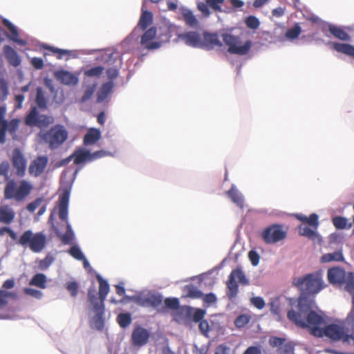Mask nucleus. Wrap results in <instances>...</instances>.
<instances>
[{
	"label": "nucleus",
	"instance_id": "obj_1",
	"mask_svg": "<svg viewBox=\"0 0 354 354\" xmlns=\"http://www.w3.org/2000/svg\"><path fill=\"white\" fill-rule=\"evenodd\" d=\"M298 310H290L288 312V318L297 326L305 328H309L310 333L315 337H322L324 318L316 312L311 310L309 301L300 297L297 304Z\"/></svg>",
	"mask_w": 354,
	"mask_h": 354
},
{
	"label": "nucleus",
	"instance_id": "obj_2",
	"mask_svg": "<svg viewBox=\"0 0 354 354\" xmlns=\"http://www.w3.org/2000/svg\"><path fill=\"white\" fill-rule=\"evenodd\" d=\"M99 282V292H96L94 288L88 290V301L95 313L90 321V326L97 330H102L104 327V301L109 292V285L100 275L97 276Z\"/></svg>",
	"mask_w": 354,
	"mask_h": 354
},
{
	"label": "nucleus",
	"instance_id": "obj_3",
	"mask_svg": "<svg viewBox=\"0 0 354 354\" xmlns=\"http://www.w3.org/2000/svg\"><path fill=\"white\" fill-rule=\"evenodd\" d=\"M292 285L301 292V295L306 296H315L325 287L321 271L295 277L292 279Z\"/></svg>",
	"mask_w": 354,
	"mask_h": 354
},
{
	"label": "nucleus",
	"instance_id": "obj_4",
	"mask_svg": "<svg viewBox=\"0 0 354 354\" xmlns=\"http://www.w3.org/2000/svg\"><path fill=\"white\" fill-rule=\"evenodd\" d=\"M32 189V184L26 180L10 179L7 181L4 188V198L21 202L30 195Z\"/></svg>",
	"mask_w": 354,
	"mask_h": 354
},
{
	"label": "nucleus",
	"instance_id": "obj_5",
	"mask_svg": "<svg viewBox=\"0 0 354 354\" xmlns=\"http://www.w3.org/2000/svg\"><path fill=\"white\" fill-rule=\"evenodd\" d=\"M17 243L23 247H28L35 253H39L46 247L47 236L44 232L33 233L32 230H28L22 233Z\"/></svg>",
	"mask_w": 354,
	"mask_h": 354
},
{
	"label": "nucleus",
	"instance_id": "obj_6",
	"mask_svg": "<svg viewBox=\"0 0 354 354\" xmlns=\"http://www.w3.org/2000/svg\"><path fill=\"white\" fill-rule=\"evenodd\" d=\"M68 136L67 130L61 124H55L48 131L40 133L41 140L52 150L58 149L65 142Z\"/></svg>",
	"mask_w": 354,
	"mask_h": 354
},
{
	"label": "nucleus",
	"instance_id": "obj_7",
	"mask_svg": "<svg viewBox=\"0 0 354 354\" xmlns=\"http://www.w3.org/2000/svg\"><path fill=\"white\" fill-rule=\"evenodd\" d=\"M323 336L333 341H342L343 343L354 341V334L350 333V330L344 322L325 326L322 332V337Z\"/></svg>",
	"mask_w": 354,
	"mask_h": 354
},
{
	"label": "nucleus",
	"instance_id": "obj_8",
	"mask_svg": "<svg viewBox=\"0 0 354 354\" xmlns=\"http://www.w3.org/2000/svg\"><path fill=\"white\" fill-rule=\"evenodd\" d=\"M221 38L225 44L228 47L227 51L231 54L244 55H246L252 47V41H246L242 44L241 37L230 33H223Z\"/></svg>",
	"mask_w": 354,
	"mask_h": 354
},
{
	"label": "nucleus",
	"instance_id": "obj_9",
	"mask_svg": "<svg viewBox=\"0 0 354 354\" xmlns=\"http://www.w3.org/2000/svg\"><path fill=\"white\" fill-rule=\"evenodd\" d=\"M286 232L281 225L272 224L266 227L261 232V238L266 244H274L283 241L286 237Z\"/></svg>",
	"mask_w": 354,
	"mask_h": 354
},
{
	"label": "nucleus",
	"instance_id": "obj_10",
	"mask_svg": "<svg viewBox=\"0 0 354 354\" xmlns=\"http://www.w3.org/2000/svg\"><path fill=\"white\" fill-rule=\"evenodd\" d=\"M236 279H237L241 284H248V281L241 268L233 270L229 275L228 280L226 283L227 288V295L230 299L234 298L239 292V286L236 281Z\"/></svg>",
	"mask_w": 354,
	"mask_h": 354
},
{
	"label": "nucleus",
	"instance_id": "obj_11",
	"mask_svg": "<svg viewBox=\"0 0 354 354\" xmlns=\"http://www.w3.org/2000/svg\"><path fill=\"white\" fill-rule=\"evenodd\" d=\"M327 277L330 283L335 284H343L346 283L345 289L347 291V286L353 278H354V274L353 272L346 273L344 270L334 267L328 269L327 272Z\"/></svg>",
	"mask_w": 354,
	"mask_h": 354
},
{
	"label": "nucleus",
	"instance_id": "obj_12",
	"mask_svg": "<svg viewBox=\"0 0 354 354\" xmlns=\"http://www.w3.org/2000/svg\"><path fill=\"white\" fill-rule=\"evenodd\" d=\"M127 299H131L137 305L142 307L158 308L162 302V297L160 295H151L147 297L135 296L133 297H126Z\"/></svg>",
	"mask_w": 354,
	"mask_h": 354
},
{
	"label": "nucleus",
	"instance_id": "obj_13",
	"mask_svg": "<svg viewBox=\"0 0 354 354\" xmlns=\"http://www.w3.org/2000/svg\"><path fill=\"white\" fill-rule=\"evenodd\" d=\"M11 162L13 168L16 170L17 176L23 177L26 174L27 160L19 149L15 148L12 151Z\"/></svg>",
	"mask_w": 354,
	"mask_h": 354
},
{
	"label": "nucleus",
	"instance_id": "obj_14",
	"mask_svg": "<svg viewBox=\"0 0 354 354\" xmlns=\"http://www.w3.org/2000/svg\"><path fill=\"white\" fill-rule=\"evenodd\" d=\"M141 46L147 50H152L160 48V42L157 39V30L152 27L147 30L140 40Z\"/></svg>",
	"mask_w": 354,
	"mask_h": 354
},
{
	"label": "nucleus",
	"instance_id": "obj_15",
	"mask_svg": "<svg viewBox=\"0 0 354 354\" xmlns=\"http://www.w3.org/2000/svg\"><path fill=\"white\" fill-rule=\"evenodd\" d=\"M48 162V159L46 156H39L35 158L30 164L28 172L31 176L38 177L45 171Z\"/></svg>",
	"mask_w": 354,
	"mask_h": 354
},
{
	"label": "nucleus",
	"instance_id": "obj_16",
	"mask_svg": "<svg viewBox=\"0 0 354 354\" xmlns=\"http://www.w3.org/2000/svg\"><path fill=\"white\" fill-rule=\"evenodd\" d=\"M150 337V333L146 328L137 326L131 333V342L135 346L141 347L147 344Z\"/></svg>",
	"mask_w": 354,
	"mask_h": 354
},
{
	"label": "nucleus",
	"instance_id": "obj_17",
	"mask_svg": "<svg viewBox=\"0 0 354 354\" xmlns=\"http://www.w3.org/2000/svg\"><path fill=\"white\" fill-rule=\"evenodd\" d=\"M15 286V281L12 279L6 280L3 285L2 288L0 289V309H2L7 306L8 304V299L12 298L15 299L17 297L15 292H8L4 289H12ZM2 318V316L0 315V319Z\"/></svg>",
	"mask_w": 354,
	"mask_h": 354
},
{
	"label": "nucleus",
	"instance_id": "obj_18",
	"mask_svg": "<svg viewBox=\"0 0 354 354\" xmlns=\"http://www.w3.org/2000/svg\"><path fill=\"white\" fill-rule=\"evenodd\" d=\"M218 34L204 32L202 37L201 48L212 50L215 47H222Z\"/></svg>",
	"mask_w": 354,
	"mask_h": 354
},
{
	"label": "nucleus",
	"instance_id": "obj_19",
	"mask_svg": "<svg viewBox=\"0 0 354 354\" xmlns=\"http://www.w3.org/2000/svg\"><path fill=\"white\" fill-rule=\"evenodd\" d=\"M224 0H205V2H199L197 4L198 9L205 16H209L210 12L209 8L216 12H221V6Z\"/></svg>",
	"mask_w": 354,
	"mask_h": 354
},
{
	"label": "nucleus",
	"instance_id": "obj_20",
	"mask_svg": "<svg viewBox=\"0 0 354 354\" xmlns=\"http://www.w3.org/2000/svg\"><path fill=\"white\" fill-rule=\"evenodd\" d=\"M70 193L68 190H64L59 198V217L61 220L68 223V206Z\"/></svg>",
	"mask_w": 354,
	"mask_h": 354
},
{
	"label": "nucleus",
	"instance_id": "obj_21",
	"mask_svg": "<svg viewBox=\"0 0 354 354\" xmlns=\"http://www.w3.org/2000/svg\"><path fill=\"white\" fill-rule=\"evenodd\" d=\"M180 37V39L187 46L194 48H201L202 36L198 32H186L182 33Z\"/></svg>",
	"mask_w": 354,
	"mask_h": 354
},
{
	"label": "nucleus",
	"instance_id": "obj_22",
	"mask_svg": "<svg viewBox=\"0 0 354 354\" xmlns=\"http://www.w3.org/2000/svg\"><path fill=\"white\" fill-rule=\"evenodd\" d=\"M4 55L10 65L18 67L21 63V58L16 50L9 45L3 46Z\"/></svg>",
	"mask_w": 354,
	"mask_h": 354
},
{
	"label": "nucleus",
	"instance_id": "obj_23",
	"mask_svg": "<svg viewBox=\"0 0 354 354\" xmlns=\"http://www.w3.org/2000/svg\"><path fill=\"white\" fill-rule=\"evenodd\" d=\"M2 23L10 32V35H7L10 40L21 46H26L27 44L26 40L19 38V34L17 28L9 20L3 19Z\"/></svg>",
	"mask_w": 354,
	"mask_h": 354
},
{
	"label": "nucleus",
	"instance_id": "obj_24",
	"mask_svg": "<svg viewBox=\"0 0 354 354\" xmlns=\"http://www.w3.org/2000/svg\"><path fill=\"white\" fill-rule=\"evenodd\" d=\"M55 76L61 83L66 85L75 86L78 83L77 77L66 71H57Z\"/></svg>",
	"mask_w": 354,
	"mask_h": 354
},
{
	"label": "nucleus",
	"instance_id": "obj_25",
	"mask_svg": "<svg viewBox=\"0 0 354 354\" xmlns=\"http://www.w3.org/2000/svg\"><path fill=\"white\" fill-rule=\"evenodd\" d=\"M329 44L333 50L351 57L354 59V46L347 43L339 42H330Z\"/></svg>",
	"mask_w": 354,
	"mask_h": 354
},
{
	"label": "nucleus",
	"instance_id": "obj_26",
	"mask_svg": "<svg viewBox=\"0 0 354 354\" xmlns=\"http://www.w3.org/2000/svg\"><path fill=\"white\" fill-rule=\"evenodd\" d=\"M15 216L14 210L8 205L0 206V223L9 225L13 221Z\"/></svg>",
	"mask_w": 354,
	"mask_h": 354
},
{
	"label": "nucleus",
	"instance_id": "obj_27",
	"mask_svg": "<svg viewBox=\"0 0 354 354\" xmlns=\"http://www.w3.org/2000/svg\"><path fill=\"white\" fill-rule=\"evenodd\" d=\"M101 138L100 130L91 128L88 130L84 136L83 142L86 146L95 144Z\"/></svg>",
	"mask_w": 354,
	"mask_h": 354
},
{
	"label": "nucleus",
	"instance_id": "obj_28",
	"mask_svg": "<svg viewBox=\"0 0 354 354\" xmlns=\"http://www.w3.org/2000/svg\"><path fill=\"white\" fill-rule=\"evenodd\" d=\"M90 151L87 150L75 151L73 155L64 160L65 162H68L71 158H74V164L80 165L84 161H89Z\"/></svg>",
	"mask_w": 354,
	"mask_h": 354
},
{
	"label": "nucleus",
	"instance_id": "obj_29",
	"mask_svg": "<svg viewBox=\"0 0 354 354\" xmlns=\"http://www.w3.org/2000/svg\"><path fill=\"white\" fill-rule=\"evenodd\" d=\"M113 82L109 81L102 85L97 93V102L100 103L105 100L108 95L112 92Z\"/></svg>",
	"mask_w": 354,
	"mask_h": 354
},
{
	"label": "nucleus",
	"instance_id": "obj_30",
	"mask_svg": "<svg viewBox=\"0 0 354 354\" xmlns=\"http://www.w3.org/2000/svg\"><path fill=\"white\" fill-rule=\"evenodd\" d=\"M228 197L232 201L235 203L240 208H243L244 205V199L243 196L239 192V191L232 186L230 189L226 192Z\"/></svg>",
	"mask_w": 354,
	"mask_h": 354
},
{
	"label": "nucleus",
	"instance_id": "obj_31",
	"mask_svg": "<svg viewBox=\"0 0 354 354\" xmlns=\"http://www.w3.org/2000/svg\"><path fill=\"white\" fill-rule=\"evenodd\" d=\"M153 21V15L147 10H142L138 26L142 30H146Z\"/></svg>",
	"mask_w": 354,
	"mask_h": 354
},
{
	"label": "nucleus",
	"instance_id": "obj_32",
	"mask_svg": "<svg viewBox=\"0 0 354 354\" xmlns=\"http://www.w3.org/2000/svg\"><path fill=\"white\" fill-rule=\"evenodd\" d=\"M168 28L167 23L163 24L158 28V32L157 34L158 41L160 42V48L163 44L167 43L170 41Z\"/></svg>",
	"mask_w": 354,
	"mask_h": 354
},
{
	"label": "nucleus",
	"instance_id": "obj_33",
	"mask_svg": "<svg viewBox=\"0 0 354 354\" xmlns=\"http://www.w3.org/2000/svg\"><path fill=\"white\" fill-rule=\"evenodd\" d=\"M329 32L336 38L342 41H350V35L344 30L342 28L337 27L335 26H330Z\"/></svg>",
	"mask_w": 354,
	"mask_h": 354
},
{
	"label": "nucleus",
	"instance_id": "obj_34",
	"mask_svg": "<svg viewBox=\"0 0 354 354\" xmlns=\"http://www.w3.org/2000/svg\"><path fill=\"white\" fill-rule=\"evenodd\" d=\"M333 225L338 230H349L352 227L353 223L343 216H335L332 219Z\"/></svg>",
	"mask_w": 354,
	"mask_h": 354
},
{
	"label": "nucleus",
	"instance_id": "obj_35",
	"mask_svg": "<svg viewBox=\"0 0 354 354\" xmlns=\"http://www.w3.org/2000/svg\"><path fill=\"white\" fill-rule=\"evenodd\" d=\"M39 115L36 106L32 107L25 118V123L30 127H37Z\"/></svg>",
	"mask_w": 354,
	"mask_h": 354
},
{
	"label": "nucleus",
	"instance_id": "obj_36",
	"mask_svg": "<svg viewBox=\"0 0 354 354\" xmlns=\"http://www.w3.org/2000/svg\"><path fill=\"white\" fill-rule=\"evenodd\" d=\"M66 224V231L64 234H62L59 232H57V236L59 237L62 243L65 245L71 243L74 239V233L71 225L69 224V223H67Z\"/></svg>",
	"mask_w": 354,
	"mask_h": 354
},
{
	"label": "nucleus",
	"instance_id": "obj_37",
	"mask_svg": "<svg viewBox=\"0 0 354 354\" xmlns=\"http://www.w3.org/2000/svg\"><path fill=\"white\" fill-rule=\"evenodd\" d=\"M185 296L192 299H199L203 296V292L193 285L185 286L183 288Z\"/></svg>",
	"mask_w": 354,
	"mask_h": 354
},
{
	"label": "nucleus",
	"instance_id": "obj_38",
	"mask_svg": "<svg viewBox=\"0 0 354 354\" xmlns=\"http://www.w3.org/2000/svg\"><path fill=\"white\" fill-rule=\"evenodd\" d=\"M46 283V277L45 274L41 273L36 274L33 276L30 280L29 284L31 286H35L40 288H45Z\"/></svg>",
	"mask_w": 354,
	"mask_h": 354
},
{
	"label": "nucleus",
	"instance_id": "obj_39",
	"mask_svg": "<svg viewBox=\"0 0 354 354\" xmlns=\"http://www.w3.org/2000/svg\"><path fill=\"white\" fill-rule=\"evenodd\" d=\"M301 32V28L298 23L295 24V26L287 30L285 37L288 40H294L299 37Z\"/></svg>",
	"mask_w": 354,
	"mask_h": 354
},
{
	"label": "nucleus",
	"instance_id": "obj_40",
	"mask_svg": "<svg viewBox=\"0 0 354 354\" xmlns=\"http://www.w3.org/2000/svg\"><path fill=\"white\" fill-rule=\"evenodd\" d=\"M316 230H314L313 227H310L303 225H301L299 227V234L301 236H306L310 239H314L317 236Z\"/></svg>",
	"mask_w": 354,
	"mask_h": 354
},
{
	"label": "nucleus",
	"instance_id": "obj_41",
	"mask_svg": "<svg viewBox=\"0 0 354 354\" xmlns=\"http://www.w3.org/2000/svg\"><path fill=\"white\" fill-rule=\"evenodd\" d=\"M35 102L40 109H45L47 108V100L41 87L37 88Z\"/></svg>",
	"mask_w": 354,
	"mask_h": 354
},
{
	"label": "nucleus",
	"instance_id": "obj_42",
	"mask_svg": "<svg viewBox=\"0 0 354 354\" xmlns=\"http://www.w3.org/2000/svg\"><path fill=\"white\" fill-rule=\"evenodd\" d=\"M19 119H12L9 122L7 121L6 131H8L13 139L16 138V132L19 129Z\"/></svg>",
	"mask_w": 354,
	"mask_h": 354
},
{
	"label": "nucleus",
	"instance_id": "obj_43",
	"mask_svg": "<svg viewBox=\"0 0 354 354\" xmlns=\"http://www.w3.org/2000/svg\"><path fill=\"white\" fill-rule=\"evenodd\" d=\"M117 321L121 328H126L131 323V315L128 313H120L118 315Z\"/></svg>",
	"mask_w": 354,
	"mask_h": 354
},
{
	"label": "nucleus",
	"instance_id": "obj_44",
	"mask_svg": "<svg viewBox=\"0 0 354 354\" xmlns=\"http://www.w3.org/2000/svg\"><path fill=\"white\" fill-rule=\"evenodd\" d=\"M167 26L169 29L168 32L170 40L172 38H174V41H178V39H180V35H181L182 33L180 32L179 28L177 26L170 23H167Z\"/></svg>",
	"mask_w": 354,
	"mask_h": 354
},
{
	"label": "nucleus",
	"instance_id": "obj_45",
	"mask_svg": "<svg viewBox=\"0 0 354 354\" xmlns=\"http://www.w3.org/2000/svg\"><path fill=\"white\" fill-rule=\"evenodd\" d=\"M183 17L187 25L191 27H194L197 25L198 20L192 11L186 10L183 12Z\"/></svg>",
	"mask_w": 354,
	"mask_h": 354
},
{
	"label": "nucleus",
	"instance_id": "obj_46",
	"mask_svg": "<svg viewBox=\"0 0 354 354\" xmlns=\"http://www.w3.org/2000/svg\"><path fill=\"white\" fill-rule=\"evenodd\" d=\"M343 259V256L340 252H335L333 253L326 254L322 256V261L323 262H330L333 261H339Z\"/></svg>",
	"mask_w": 354,
	"mask_h": 354
},
{
	"label": "nucleus",
	"instance_id": "obj_47",
	"mask_svg": "<svg viewBox=\"0 0 354 354\" xmlns=\"http://www.w3.org/2000/svg\"><path fill=\"white\" fill-rule=\"evenodd\" d=\"M351 280L352 281H350L347 286V291L353 296V306L347 317V320L351 321L353 323H354V278H353Z\"/></svg>",
	"mask_w": 354,
	"mask_h": 354
},
{
	"label": "nucleus",
	"instance_id": "obj_48",
	"mask_svg": "<svg viewBox=\"0 0 354 354\" xmlns=\"http://www.w3.org/2000/svg\"><path fill=\"white\" fill-rule=\"evenodd\" d=\"M95 89H96L95 84L88 86L86 88L83 95L80 98V102L81 103H84V102H86V101H88L92 97V95L94 94Z\"/></svg>",
	"mask_w": 354,
	"mask_h": 354
},
{
	"label": "nucleus",
	"instance_id": "obj_49",
	"mask_svg": "<svg viewBox=\"0 0 354 354\" xmlns=\"http://www.w3.org/2000/svg\"><path fill=\"white\" fill-rule=\"evenodd\" d=\"M54 118L46 115H39V120L37 127L39 128L46 127L50 124H53Z\"/></svg>",
	"mask_w": 354,
	"mask_h": 354
},
{
	"label": "nucleus",
	"instance_id": "obj_50",
	"mask_svg": "<svg viewBox=\"0 0 354 354\" xmlns=\"http://www.w3.org/2000/svg\"><path fill=\"white\" fill-rule=\"evenodd\" d=\"M245 24L246 26L252 30L257 29L260 26V21L259 20L253 15H250L245 19Z\"/></svg>",
	"mask_w": 354,
	"mask_h": 354
},
{
	"label": "nucleus",
	"instance_id": "obj_51",
	"mask_svg": "<svg viewBox=\"0 0 354 354\" xmlns=\"http://www.w3.org/2000/svg\"><path fill=\"white\" fill-rule=\"evenodd\" d=\"M55 259L50 254H47L46 257L38 262L39 268L41 270H46L54 261Z\"/></svg>",
	"mask_w": 354,
	"mask_h": 354
},
{
	"label": "nucleus",
	"instance_id": "obj_52",
	"mask_svg": "<svg viewBox=\"0 0 354 354\" xmlns=\"http://www.w3.org/2000/svg\"><path fill=\"white\" fill-rule=\"evenodd\" d=\"M104 68L101 66L93 67L84 72V75L87 77H100L103 73Z\"/></svg>",
	"mask_w": 354,
	"mask_h": 354
},
{
	"label": "nucleus",
	"instance_id": "obj_53",
	"mask_svg": "<svg viewBox=\"0 0 354 354\" xmlns=\"http://www.w3.org/2000/svg\"><path fill=\"white\" fill-rule=\"evenodd\" d=\"M8 95V87L6 81L3 78H0V100L4 101Z\"/></svg>",
	"mask_w": 354,
	"mask_h": 354
},
{
	"label": "nucleus",
	"instance_id": "obj_54",
	"mask_svg": "<svg viewBox=\"0 0 354 354\" xmlns=\"http://www.w3.org/2000/svg\"><path fill=\"white\" fill-rule=\"evenodd\" d=\"M68 253L77 260L82 261V259H84V254L82 253L81 250L76 245L72 246L70 248Z\"/></svg>",
	"mask_w": 354,
	"mask_h": 354
},
{
	"label": "nucleus",
	"instance_id": "obj_55",
	"mask_svg": "<svg viewBox=\"0 0 354 354\" xmlns=\"http://www.w3.org/2000/svg\"><path fill=\"white\" fill-rule=\"evenodd\" d=\"M165 305L167 308L177 310L179 308V300L177 298H167L165 299Z\"/></svg>",
	"mask_w": 354,
	"mask_h": 354
},
{
	"label": "nucleus",
	"instance_id": "obj_56",
	"mask_svg": "<svg viewBox=\"0 0 354 354\" xmlns=\"http://www.w3.org/2000/svg\"><path fill=\"white\" fill-rule=\"evenodd\" d=\"M10 170V165L8 162L3 161L0 164V177L3 176L7 182L10 180L8 173Z\"/></svg>",
	"mask_w": 354,
	"mask_h": 354
},
{
	"label": "nucleus",
	"instance_id": "obj_57",
	"mask_svg": "<svg viewBox=\"0 0 354 354\" xmlns=\"http://www.w3.org/2000/svg\"><path fill=\"white\" fill-rule=\"evenodd\" d=\"M249 322H250L249 316H248L246 315H241L236 318V319L234 321V324L236 327L242 328L244 326H245Z\"/></svg>",
	"mask_w": 354,
	"mask_h": 354
},
{
	"label": "nucleus",
	"instance_id": "obj_58",
	"mask_svg": "<svg viewBox=\"0 0 354 354\" xmlns=\"http://www.w3.org/2000/svg\"><path fill=\"white\" fill-rule=\"evenodd\" d=\"M66 289L72 297H76L79 289L78 283L76 281H69L66 283Z\"/></svg>",
	"mask_w": 354,
	"mask_h": 354
},
{
	"label": "nucleus",
	"instance_id": "obj_59",
	"mask_svg": "<svg viewBox=\"0 0 354 354\" xmlns=\"http://www.w3.org/2000/svg\"><path fill=\"white\" fill-rule=\"evenodd\" d=\"M205 315V311L204 310L200 308L195 309L192 314V319L194 322H200L203 319Z\"/></svg>",
	"mask_w": 354,
	"mask_h": 354
},
{
	"label": "nucleus",
	"instance_id": "obj_60",
	"mask_svg": "<svg viewBox=\"0 0 354 354\" xmlns=\"http://www.w3.org/2000/svg\"><path fill=\"white\" fill-rule=\"evenodd\" d=\"M314 230H317L319 225L318 216L316 214H311L309 217L307 218L306 223Z\"/></svg>",
	"mask_w": 354,
	"mask_h": 354
},
{
	"label": "nucleus",
	"instance_id": "obj_61",
	"mask_svg": "<svg viewBox=\"0 0 354 354\" xmlns=\"http://www.w3.org/2000/svg\"><path fill=\"white\" fill-rule=\"evenodd\" d=\"M250 301H251V304L254 306H255L257 308H258L259 310L263 309L266 306V303H265L263 299L261 297H252L250 299Z\"/></svg>",
	"mask_w": 354,
	"mask_h": 354
},
{
	"label": "nucleus",
	"instance_id": "obj_62",
	"mask_svg": "<svg viewBox=\"0 0 354 354\" xmlns=\"http://www.w3.org/2000/svg\"><path fill=\"white\" fill-rule=\"evenodd\" d=\"M24 292L25 294L30 295L32 297H35L36 299H40L43 295L41 291L30 288H24Z\"/></svg>",
	"mask_w": 354,
	"mask_h": 354
},
{
	"label": "nucleus",
	"instance_id": "obj_63",
	"mask_svg": "<svg viewBox=\"0 0 354 354\" xmlns=\"http://www.w3.org/2000/svg\"><path fill=\"white\" fill-rule=\"evenodd\" d=\"M248 258L252 266H256L259 263V254L254 250H250L248 252Z\"/></svg>",
	"mask_w": 354,
	"mask_h": 354
},
{
	"label": "nucleus",
	"instance_id": "obj_64",
	"mask_svg": "<svg viewBox=\"0 0 354 354\" xmlns=\"http://www.w3.org/2000/svg\"><path fill=\"white\" fill-rule=\"evenodd\" d=\"M198 328L201 333L205 336H207L209 332V325L207 320L203 319L199 322Z\"/></svg>",
	"mask_w": 354,
	"mask_h": 354
}]
</instances>
